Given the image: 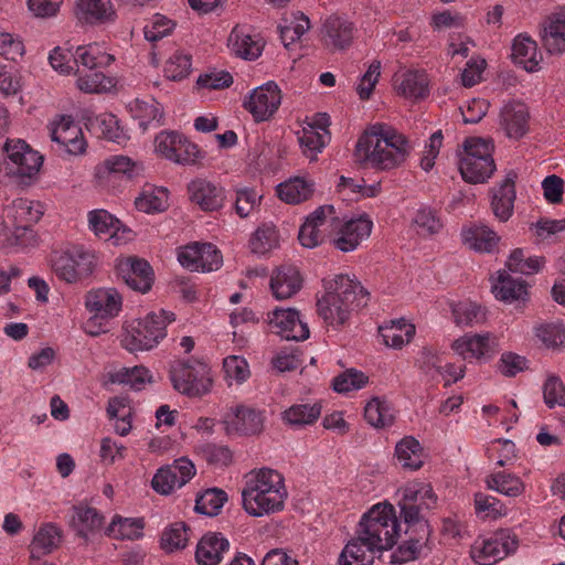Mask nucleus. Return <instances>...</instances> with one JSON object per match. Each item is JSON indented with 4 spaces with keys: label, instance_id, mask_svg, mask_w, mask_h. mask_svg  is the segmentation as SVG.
I'll return each mask as SVG.
<instances>
[{
    "label": "nucleus",
    "instance_id": "nucleus-1",
    "mask_svg": "<svg viewBox=\"0 0 565 565\" xmlns=\"http://www.w3.org/2000/svg\"><path fill=\"white\" fill-rule=\"evenodd\" d=\"M413 150L409 139L393 126L376 122L369 126L356 140L354 160L376 171L402 167Z\"/></svg>",
    "mask_w": 565,
    "mask_h": 565
},
{
    "label": "nucleus",
    "instance_id": "nucleus-2",
    "mask_svg": "<svg viewBox=\"0 0 565 565\" xmlns=\"http://www.w3.org/2000/svg\"><path fill=\"white\" fill-rule=\"evenodd\" d=\"M289 491L284 473L270 467H258L243 477L241 505L250 518H265L281 513Z\"/></svg>",
    "mask_w": 565,
    "mask_h": 565
},
{
    "label": "nucleus",
    "instance_id": "nucleus-3",
    "mask_svg": "<svg viewBox=\"0 0 565 565\" xmlns=\"http://www.w3.org/2000/svg\"><path fill=\"white\" fill-rule=\"evenodd\" d=\"M366 297V290L354 274H337L323 279V294L317 300V311L328 326L339 328Z\"/></svg>",
    "mask_w": 565,
    "mask_h": 565
},
{
    "label": "nucleus",
    "instance_id": "nucleus-4",
    "mask_svg": "<svg viewBox=\"0 0 565 565\" xmlns=\"http://www.w3.org/2000/svg\"><path fill=\"white\" fill-rule=\"evenodd\" d=\"M401 520L396 508L388 500H383L365 510L355 527V533L362 535L372 546H379L384 552L391 551L401 539Z\"/></svg>",
    "mask_w": 565,
    "mask_h": 565
},
{
    "label": "nucleus",
    "instance_id": "nucleus-5",
    "mask_svg": "<svg viewBox=\"0 0 565 565\" xmlns=\"http://www.w3.org/2000/svg\"><path fill=\"white\" fill-rule=\"evenodd\" d=\"M175 321L172 311L160 309L132 319L124 326L120 344L129 352L150 351L167 337V328Z\"/></svg>",
    "mask_w": 565,
    "mask_h": 565
},
{
    "label": "nucleus",
    "instance_id": "nucleus-6",
    "mask_svg": "<svg viewBox=\"0 0 565 565\" xmlns=\"http://www.w3.org/2000/svg\"><path fill=\"white\" fill-rule=\"evenodd\" d=\"M491 139L468 137L458 150V168L461 178L471 184L486 183L497 170Z\"/></svg>",
    "mask_w": 565,
    "mask_h": 565
},
{
    "label": "nucleus",
    "instance_id": "nucleus-7",
    "mask_svg": "<svg viewBox=\"0 0 565 565\" xmlns=\"http://www.w3.org/2000/svg\"><path fill=\"white\" fill-rule=\"evenodd\" d=\"M6 161L0 166V180L15 184H26L40 172L44 158L25 140L9 138L3 143Z\"/></svg>",
    "mask_w": 565,
    "mask_h": 565
},
{
    "label": "nucleus",
    "instance_id": "nucleus-8",
    "mask_svg": "<svg viewBox=\"0 0 565 565\" xmlns=\"http://www.w3.org/2000/svg\"><path fill=\"white\" fill-rule=\"evenodd\" d=\"M122 296L116 288L99 287L85 295L84 306L89 317L84 322V331L90 337L106 333L108 322L118 317L122 310Z\"/></svg>",
    "mask_w": 565,
    "mask_h": 565
},
{
    "label": "nucleus",
    "instance_id": "nucleus-9",
    "mask_svg": "<svg viewBox=\"0 0 565 565\" xmlns=\"http://www.w3.org/2000/svg\"><path fill=\"white\" fill-rule=\"evenodd\" d=\"M395 495L404 524H420L426 533L428 521L423 515V511L434 509L438 501L431 484L414 479L401 486Z\"/></svg>",
    "mask_w": 565,
    "mask_h": 565
},
{
    "label": "nucleus",
    "instance_id": "nucleus-10",
    "mask_svg": "<svg viewBox=\"0 0 565 565\" xmlns=\"http://www.w3.org/2000/svg\"><path fill=\"white\" fill-rule=\"evenodd\" d=\"M172 386L180 394L201 397L213 388V374L209 364L199 360H178L170 369Z\"/></svg>",
    "mask_w": 565,
    "mask_h": 565
},
{
    "label": "nucleus",
    "instance_id": "nucleus-11",
    "mask_svg": "<svg viewBox=\"0 0 565 565\" xmlns=\"http://www.w3.org/2000/svg\"><path fill=\"white\" fill-rule=\"evenodd\" d=\"M157 157L179 166H196L205 159V152L185 135L175 130H162L153 139Z\"/></svg>",
    "mask_w": 565,
    "mask_h": 565
},
{
    "label": "nucleus",
    "instance_id": "nucleus-12",
    "mask_svg": "<svg viewBox=\"0 0 565 565\" xmlns=\"http://www.w3.org/2000/svg\"><path fill=\"white\" fill-rule=\"evenodd\" d=\"M51 268L55 275L68 284H74L94 271L96 255L81 246H73L64 250L54 252L50 259Z\"/></svg>",
    "mask_w": 565,
    "mask_h": 565
},
{
    "label": "nucleus",
    "instance_id": "nucleus-13",
    "mask_svg": "<svg viewBox=\"0 0 565 565\" xmlns=\"http://www.w3.org/2000/svg\"><path fill=\"white\" fill-rule=\"evenodd\" d=\"M450 349L462 361L484 364L499 352L500 342L490 331L466 332L452 340Z\"/></svg>",
    "mask_w": 565,
    "mask_h": 565
},
{
    "label": "nucleus",
    "instance_id": "nucleus-14",
    "mask_svg": "<svg viewBox=\"0 0 565 565\" xmlns=\"http://www.w3.org/2000/svg\"><path fill=\"white\" fill-rule=\"evenodd\" d=\"M518 544L512 531L500 529L490 536L478 537L470 547V556L478 565H494L514 553Z\"/></svg>",
    "mask_w": 565,
    "mask_h": 565
},
{
    "label": "nucleus",
    "instance_id": "nucleus-15",
    "mask_svg": "<svg viewBox=\"0 0 565 565\" xmlns=\"http://www.w3.org/2000/svg\"><path fill=\"white\" fill-rule=\"evenodd\" d=\"M180 266L189 271L211 273L223 265L222 253L211 243L192 242L175 249Z\"/></svg>",
    "mask_w": 565,
    "mask_h": 565
},
{
    "label": "nucleus",
    "instance_id": "nucleus-16",
    "mask_svg": "<svg viewBox=\"0 0 565 565\" xmlns=\"http://www.w3.org/2000/svg\"><path fill=\"white\" fill-rule=\"evenodd\" d=\"M372 231L373 221L366 213L344 220L337 216L332 245L342 253L354 252L370 238Z\"/></svg>",
    "mask_w": 565,
    "mask_h": 565
},
{
    "label": "nucleus",
    "instance_id": "nucleus-17",
    "mask_svg": "<svg viewBox=\"0 0 565 565\" xmlns=\"http://www.w3.org/2000/svg\"><path fill=\"white\" fill-rule=\"evenodd\" d=\"M282 100V93L274 81H268L253 88L243 100V108L252 116L255 122L270 120L278 111Z\"/></svg>",
    "mask_w": 565,
    "mask_h": 565
},
{
    "label": "nucleus",
    "instance_id": "nucleus-18",
    "mask_svg": "<svg viewBox=\"0 0 565 565\" xmlns=\"http://www.w3.org/2000/svg\"><path fill=\"white\" fill-rule=\"evenodd\" d=\"M334 225L337 214L333 205H321L305 218L298 233L299 243L306 248L318 247L333 234Z\"/></svg>",
    "mask_w": 565,
    "mask_h": 565
},
{
    "label": "nucleus",
    "instance_id": "nucleus-19",
    "mask_svg": "<svg viewBox=\"0 0 565 565\" xmlns=\"http://www.w3.org/2000/svg\"><path fill=\"white\" fill-rule=\"evenodd\" d=\"M196 473L194 463L188 458H179L172 465L157 470L151 480V487L160 495H170L181 489Z\"/></svg>",
    "mask_w": 565,
    "mask_h": 565
},
{
    "label": "nucleus",
    "instance_id": "nucleus-20",
    "mask_svg": "<svg viewBox=\"0 0 565 565\" xmlns=\"http://www.w3.org/2000/svg\"><path fill=\"white\" fill-rule=\"evenodd\" d=\"M227 436H250L259 434L264 427L263 413L244 404L231 406L222 418Z\"/></svg>",
    "mask_w": 565,
    "mask_h": 565
},
{
    "label": "nucleus",
    "instance_id": "nucleus-21",
    "mask_svg": "<svg viewBox=\"0 0 565 565\" xmlns=\"http://www.w3.org/2000/svg\"><path fill=\"white\" fill-rule=\"evenodd\" d=\"M270 330L286 340L305 341L310 337L307 321L295 308H276L267 315Z\"/></svg>",
    "mask_w": 565,
    "mask_h": 565
},
{
    "label": "nucleus",
    "instance_id": "nucleus-22",
    "mask_svg": "<svg viewBox=\"0 0 565 565\" xmlns=\"http://www.w3.org/2000/svg\"><path fill=\"white\" fill-rule=\"evenodd\" d=\"M51 140L58 143L68 154L86 152L87 142L81 126L67 115H60L49 124Z\"/></svg>",
    "mask_w": 565,
    "mask_h": 565
},
{
    "label": "nucleus",
    "instance_id": "nucleus-23",
    "mask_svg": "<svg viewBox=\"0 0 565 565\" xmlns=\"http://www.w3.org/2000/svg\"><path fill=\"white\" fill-rule=\"evenodd\" d=\"M393 92L407 100L417 102L429 94V79L422 68L399 66L392 77Z\"/></svg>",
    "mask_w": 565,
    "mask_h": 565
},
{
    "label": "nucleus",
    "instance_id": "nucleus-24",
    "mask_svg": "<svg viewBox=\"0 0 565 565\" xmlns=\"http://www.w3.org/2000/svg\"><path fill=\"white\" fill-rule=\"evenodd\" d=\"M88 228L98 237L119 246L132 239V231L107 210L96 209L87 214Z\"/></svg>",
    "mask_w": 565,
    "mask_h": 565
},
{
    "label": "nucleus",
    "instance_id": "nucleus-25",
    "mask_svg": "<svg viewBox=\"0 0 565 565\" xmlns=\"http://www.w3.org/2000/svg\"><path fill=\"white\" fill-rule=\"evenodd\" d=\"M328 126L329 117L326 114H317L305 120L297 132L301 152L310 161H315L318 153L326 147L329 139Z\"/></svg>",
    "mask_w": 565,
    "mask_h": 565
},
{
    "label": "nucleus",
    "instance_id": "nucleus-26",
    "mask_svg": "<svg viewBox=\"0 0 565 565\" xmlns=\"http://www.w3.org/2000/svg\"><path fill=\"white\" fill-rule=\"evenodd\" d=\"M265 44L264 39L248 26L236 24L230 31L225 45L230 55L252 62L262 56Z\"/></svg>",
    "mask_w": 565,
    "mask_h": 565
},
{
    "label": "nucleus",
    "instance_id": "nucleus-27",
    "mask_svg": "<svg viewBox=\"0 0 565 565\" xmlns=\"http://www.w3.org/2000/svg\"><path fill=\"white\" fill-rule=\"evenodd\" d=\"M115 269L117 275L131 289L146 294L153 284V271L150 265L137 257H119L116 259Z\"/></svg>",
    "mask_w": 565,
    "mask_h": 565
},
{
    "label": "nucleus",
    "instance_id": "nucleus-28",
    "mask_svg": "<svg viewBox=\"0 0 565 565\" xmlns=\"http://www.w3.org/2000/svg\"><path fill=\"white\" fill-rule=\"evenodd\" d=\"M507 269H499L494 276L491 277V292L493 297L501 302L525 303L530 298V286L521 279L511 276Z\"/></svg>",
    "mask_w": 565,
    "mask_h": 565
},
{
    "label": "nucleus",
    "instance_id": "nucleus-29",
    "mask_svg": "<svg viewBox=\"0 0 565 565\" xmlns=\"http://www.w3.org/2000/svg\"><path fill=\"white\" fill-rule=\"evenodd\" d=\"M516 179L518 173L510 170L491 190V210L495 218L502 223L508 222L514 212Z\"/></svg>",
    "mask_w": 565,
    "mask_h": 565
},
{
    "label": "nucleus",
    "instance_id": "nucleus-30",
    "mask_svg": "<svg viewBox=\"0 0 565 565\" xmlns=\"http://www.w3.org/2000/svg\"><path fill=\"white\" fill-rule=\"evenodd\" d=\"M188 194L190 201L204 212L218 211L225 203L224 189L202 178L193 179L188 184Z\"/></svg>",
    "mask_w": 565,
    "mask_h": 565
},
{
    "label": "nucleus",
    "instance_id": "nucleus-31",
    "mask_svg": "<svg viewBox=\"0 0 565 565\" xmlns=\"http://www.w3.org/2000/svg\"><path fill=\"white\" fill-rule=\"evenodd\" d=\"M460 239L468 249L475 253L491 254L498 249L501 237L490 226L483 223H473L461 228Z\"/></svg>",
    "mask_w": 565,
    "mask_h": 565
},
{
    "label": "nucleus",
    "instance_id": "nucleus-32",
    "mask_svg": "<svg viewBox=\"0 0 565 565\" xmlns=\"http://www.w3.org/2000/svg\"><path fill=\"white\" fill-rule=\"evenodd\" d=\"M393 459L403 470L415 472L426 465L428 454L416 437L407 435L396 441Z\"/></svg>",
    "mask_w": 565,
    "mask_h": 565
},
{
    "label": "nucleus",
    "instance_id": "nucleus-33",
    "mask_svg": "<svg viewBox=\"0 0 565 565\" xmlns=\"http://www.w3.org/2000/svg\"><path fill=\"white\" fill-rule=\"evenodd\" d=\"M316 192V182L307 174H297L287 178L275 188L276 196L290 205L301 204L312 199Z\"/></svg>",
    "mask_w": 565,
    "mask_h": 565
},
{
    "label": "nucleus",
    "instance_id": "nucleus-34",
    "mask_svg": "<svg viewBox=\"0 0 565 565\" xmlns=\"http://www.w3.org/2000/svg\"><path fill=\"white\" fill-rule=\"evenodd\" d=\"M43 212L39 202L26 199H18L8 205L3 211V217L10 225H15L22 234L33 238L31 226L36 223Z\"/></svg>",
    "mask_w": 565,
    "mask_h": 565
},
{
    "label": "nucleus",
    "instance_id": "nucleus-35",
    "mask_svg": "<svg viewBox=\"0 0 565 565\" xmlns=\"http://www.w3.org/2000/svg\"><path fill=\"white\" fill-rule=\"evenodd\" d=\"M303 276L294 265H282L276 268L269 281L273 296L277 300H287L297 295L303 286Z\"/></svg>",
    "mask_w": 565,
    "mask_h": 565
},
{
    "label": "nucleus",
    "instance_id": "nucleus-36",
    "mask_svg": "<svg viewBox=\"0 0 565 565\" xmlns=\"http://www.w3.org/2000/svg\"><path fill=\"white\" fill-rule=\"evenodd\" d=\"M230 546V541L222 533L207 532L196 543L195 562L198 565H220Z\"/></svg>",
    "mask_w": 565,
    "mask_h": 565
},
{
    "label": "nucleus",
    "instance_id": "nucleus-37",
    "mask_svg": "<svg viewBox=\"0 0 565 565\" xmlns=\"http://www.w3.org/2000/svg\"><path fill=\"white\" fill-rule=\"evenodd\" d=\"M511 58L514 64L530 73L539 72L543 62L536 41L526 33H520L513 39Z\"/></svg>",
    "mask_w": 565,
    "mask_h": 565
},
{
    "label": "nucleus",
    "instance_id": "nucleus-38",
    "mask_svg": "<svg viewBox=\"0 0 565 565\" xmlns=\"http://www.w3.org/2000/svg\"><path fill=\"white\" fill-rule=\"evenodd\" d=\"M529 119V109L523 102L511 100L501 108L500 127L510 139H520L527 132Z\"/></svg>",
    "mask_w": 565,
    "mask_h": 565
},
{
    "label": "nucleus",
    "instance_id": "nucleus-39",
    "mask_svg": "<svg viewBox=\"0 0 565 565\" xmlns=\"http://www.w3.org/2000/svg\"><path fill=\"white\" fill-rule=\"evenodd\" d=\"M127 108L134 121L143 132L163 124V107L154 98H135Z\"/></svg>",
    "mask_w": 565,
    "mask_h": 565
},
{
    "label": "nucleus",
    "instance_id": "nucleus-40",
    "mask_svg": "<svg viewBox=\"0 0 565 565\" xmlns=\"http://www.w3.org/2000/svg\"><path fill=\"white\" fill-rule=\"evenodd\" d=\"M140 170L141 164L127 156H110L95 168V178L100 184H107L113 177L132 179Z\"/></svg>",
    "mask_w": 565,
    "mask_h": 565
},
{
    "label": "nucleus",
    "instance_id": "nucleus-41",
    "mask_svg": "<svg viewBox=\"0 0 565 565\" xmlns=\"http://www.w3.org/2000/svg\"><path fill=\"white\" fill-rule=\"evenodd\" d=\"M379 546H372L365 539L356 534L343 546L338 565H373L376 553H383Z\"/></svg>",
    "mask_w": 565,
    "mask_h": 565
},
{
    "label": "nucleus",
    "instance_id": "nucleus-42",
    "mask_svg": "<svg viewBox=\"0 0 565 565\" xmlns=\"http://www.w3.org/2000/svg\"><path fill=\"white\" fill-rule=\"evenodd\" d=\"M75 17L83 24H104L113 22L116 12L110 0H77Z\"/></svg>",
    "mask_w": 565,
    "mask_h": 565
},
{
    "label": "nucleus",
    "instance_id": "nucleus-43",
    "mask_svg": "<svg viewBox=\"0 0 565 565\" xmlns=\"http://www.w3.org/2000/svg\"><path fill=\"white\" fill-rule=\"evenodd\" d=\"M541 40L548 54L565 53V9L552 14L543 24Z\"/></svg>",
    "mask_w": 565,
    "mask_h": 565
},
{
    "label": "nucleus",
    "instance_id": "nucleus-44",
    "mask_svg": "<svg viewBox=\"0 0 565 565\" xmlns=\"http://www.w3.org/2000/svg\"><path fill=\"white\" fill-rule=\"evenodd\" d=\"M379 333L385 347L401 350L414 339L416 327L409 320L399 318L380 326Z\"/></svg>",
    "mask_w": 565,
    "mask_h": 565
},
{
    "label": "nucleus",
    "instance_id": "nucleus-45",
    "mask_svg": "<svg viewBox=\"0 0 565 565\" xmlns=\"http://www.w3.org/2000/svg\"><path fill=\"white\" fill-rule=\"evenodd\" d=\"M63 532L58 525L52 522L43 523L34 532L30 543L32 558H41L53 553L62 543Z\"/></svg>",
    "mask_w": 565,
    "mask_h": 565
},
{
    "label": "nucleus",
    "instance_id": "nucleus-46",
    "mask_svg": "<svg viewBox=\"0 0 565 565\" xmlns=\"http://www.w3.org/2000/svg\"><path fill=\"white\" fill-rule=\"evenodd\" d=\"M405 533L409 534V539L401 544L393 553L392 558L395 563H407L416 559L426 542L429 540L431 530L427 523L426 533L422 530L420 524H405Z\"/></svg>",
    "mask_w": 565,
    "mask_h": 565
},
{
    "label": "nucleus",
    "instance_id": "nucleus-47",
    "mask_svg": "<svg viewBox=\"0 0 565 565\" xmlns=\"http://www.w3.org/2000/svg\"><path fill=\"white\" fill-rule=\"evenodd\" d=\"M75 63L87 70L106 68L115 62V56L103 42L78 45L74 52Z\"/></svg>",
    "mask_w": 565,
    "mask_h": 565
},
{
    "label": "nucleus",
    "instance_id": "nucleus-48",
    "mask_svg": "<svg viewBox=\"0 0 565 565\" xmlns=\"http://www.w3.org/2000/svg\"><path fill=\"white\" fill-rule=\"evenodd\" d=\"M409 228L418 237L429 238L443 231L444 223L437 211L430 206L420 205L409 216Z\"/></svg>",
    "mask_w": 565,
    "mask_h": 565
},
{
    "label": "nucleus",
    "instance_id": "nucleus-49",
    "mask_svg": "<svg viewBox=\"0 0 565 565\" xmlns=\"http://www.w3.org/2000/svg\"><path fill=\"white\" fill-rule=\"evenodd\" d=\"M446 303L451 312L456 326L468 328L484 323L487 320L486 310L471 300L447 299Z\"/></svg>",
    "mask_w": 565,
    "mask_h": 565
},
{
    "label": "nucleus",
    "instance_id": "nucleus-50",
    "mask_svg": "<svg viewBox=\"0 0 565 565\" xmlns=\"http://www.w3.org/2000/svg\"><path fill=\"white\" fill-rule=\"evenodd\" d=\"M484 484L488 490L507 498H519L526 492L523 479L516 473L505 470L489 473L484 479Z\"/></svg>",
    "mask_w": 565,
    "mask_h": 565
},
{
    "label": "nucleus",
    "instance_id": "nucleus-51",
    "mask_svg": "<svg viewBox=\"0 0 565 565\" xmlns=\"http://www.w3.org/2000/svg\"><path fill=\"white\" fill-rule=\"evenodd\" d=\"M142 518L115 515L106 529V535L118 541H136L143 537Z\"/></svg>",
    "mask_w": 565,
    "mask_h": 565
},
{
    "label": "nucleus",
    "instance_id": "nucleus-52",
    "mask_svg": "<svg viewBox=\"0 0 565 565\" xmlns=\"http://www.w3.org/2000/svg\"><path fill=\"white\" fill-rule=\"evenodd\" d=\"M322 413L320 402L311 404H294L281 413L282 422L294 428L313 425Z\"/></svg>",
    "mask_w": 565,
    "mask_h": 565
},
{
    "label": "nucleus",
    "instance_id": "nucleus-53",
    "mask_svg": "<svg viewBox=\"0 0 565 565\" xmlns=\"http://www.w3.org/2000/svg\"><path fill=\"white\" fill-rule=\"evenodd\" d=\"M545 264L546 260L543 256H526L523 248H514L507 257L504 269L510 273L531 276L540 273Z\"/></svg>",
    "mask_w": 565,
    "mask_h": 565
},
{
    "label": "nucleus",
    "instance_id": "nucleus-54",
    "mask_svg": "<svg viewBox=\"0 0 565 565\" xmlns=\"http://www.w3.org/2000/svg\"><path fill=\"white\" fill-rule=\"evenodd\" d=\"M323 30L326 44L335 50L349 46L353 40V24L340 18L328 19Z\"/></svg>",
    "mask_w": 565,
    "mask_h": 565
},
{
    "label": "nucleus",
    "instance_id": "nucleus-55",
    "mask_svg": "<svg viewBox=\"0 0 565 565\" xmlns=\"http://www.w3.org/2000/svg\"><path fill=\"white\" fill-rule=\"evenodd\" d=\"M222 372L223 380L228 387L243 385L252 375L248 361L238 354H231L223 359Z\"/></svg>",
    "mask_w": 565,
    "mask_h": 565
},
{
    "label": "nucleus",
    "instance_id": "nucleus-56",
    "mask_svg": "<svg viewBox=\"0 0 565 565\" xmlns=\"http://www.w3.org/2000/svg\"><path fill=\"white\" fill-rule=\"evenodd\" d=\"M473 509L482 521H498L509 514V509L502 500L484 492L475 493Z\"/></svg>",
    "mask_w": 565,
    "mask_h": 565
},
{
    "label": "nucleus",
    "instance_id": "nucleus-57",
    "mask_svg": "<svg viewBox=\"0 0 565 565\" xmlns=\"http://www.w3.org/2000/svg\"><path fill=\"white\" fill-rule=\"evenodd\" d=\"M169 206V191L162 186L143 189L135 199V207L147 214L161 213Z\"/></svg>",
    "mask_w": 565,
    "mask_h": 565
},
{
    "label": "nucleus",
    "instance_id": "nucleus-58",
    "mask_svg": "<svg viewBox=\"0 0 565 565\" xmlns=\"http://www.w3.org/2000/svg\"><path fill=\"white\" fill-rule=\"evenodd\" d=\"M364 418L370 426L382 429L394 424L395 414L385 398L372 397L364 406Z\"/></svg>",
    "mask_w": 565,
    "mask_h": 565
},
{
    "label": "nucleus",
    "instance_id": "nucleus-59",
    "mask_svg": "<svg viewBox=\"0 0 565 565\" xmlns=\"http://www.w3.org/2000/svg\"><path fill=\"white\" fill-rule=\"evenodd\" d=\"M190 542V527L182 521L166 526L160 536V548L168 554L184 550Z\"/></svg>",
    "mask_w": 565,
    "mask_h": 565
},
{
    "label": "nucleus",
    "instance_id": "nucleus-60",
    "mask_svg": "<svg viewBox=\"0 0 565 565\" xmlns=\"http://www.w3.org/2000/svg\"><path fill=\"white\" fill-rule=\"evenodd\" d=\"M109 381L114 384H124L135 391H140L152 382V374L146 366L135 365L132 367H121L110 373Z\"/></svg>",
    "mask_w": 565,
    "mask_h": 565
},
{
    "label": "nucleus",
    "instance_id": "nucleus-61",
    "mask_svg": "<svg viewBox=\"0 0 565 565\" xmlns=\"http://www.w3.org/2000/svg\"><path fill=\"white\" fill-rule=\"evenodd\" d=\"M533 332L545 349L553 351L565 349V326L562 322L539 323L534 327Z\"/></svg>",
    "mask_w": 565,
    "mask_h": 565
},
{
    "label": "nucleus",
    "instance_id": "nucleus-62",
    "mask_svg": "<svg viewBox=\"0 0 565 565\" xmlns=\"http://www.w3.org/2000/svg\"><path fill=\"white\" fill-rule=\"evenodd\" d=\"M310 20L302 12H292L284 19L280 25V38L286 47L300 41L309 31Z\"/></svg>",
    "mask_w": 565,
    "mask_h": 565
},
{
    "label": "nucleus",
    "instance_id": "nucleus-63",
    "mask_svg": "<svg viewBox=\"0 0 565 565\" xmlns=\"http://www.w3.org/2000/svg\"><path fill=\"white\" fill-rule=\"evenodd\" d=\"M75 86L85 94H107L116 89L117 81L103 72L78 74Z\"/></svg>",
    "mask_w": 565,
    "mask_h": 565
},
{
    "label": "nucleus",
    "instance_id": "nucleus-64",
    "mask_svg": "<svg viewBox=\"0 0 565 565\" xmlns=\"http://www.w3.org/2000/svg\"><path fill=\"white\" fill-rule=\"evenodd\" d=\"M249 249L256 255H266L279 246V235L275 225L263 224L249 238Z\"/></svg>",
    "mask_w": 565,
    "mask_h": 565
}]
</instances>
